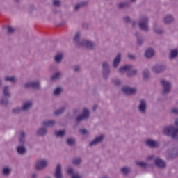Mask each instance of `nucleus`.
<instances>
[{
  "instance_id": "obj_18",
  "label": "nucleus",
  "mask_w": 178,
  "mask_h": 178,
  "mask_svg": "<svg viewBox=\"0 0 178 178\" xmlns=\"http://www.w3.org/2000/svg\"><path fill=\"white\" fill-rule=\"evenodd\" d=\"M19 144L22 145H26V132L21 131L19 134Z\"/></svg>"
},
{
  "instance_id": "obj_29",
  "label": "nucleus",
  "mask_w": 178,
  "mask_h": 178,
  "mask_svg": "<svg viewBox=\"0 0 178 178\" xmlns=\"http://www.w3.org/2000/svg\"><path fill=\"white\" fill-rule=\"evenodd\" d=\"M67 144L70 147L76 145V139L73 138H69L67 139Z\"/></svg>"
},
{
  "instance_id": "obj_47",
  "label": "nucleus",
  "mask_w": 178,
  "mask_h": 178,
  "mask_svg": "<svg viewBox=\"0 0 178 178\" xmlns=\"http://www.w3.org/2000/svg\"><path fill=\"white\" fill-rule=\"evenodd\" d=\"M154 33H156V34H161V33H162V30L161 29H154Z\"/></svg>"
},
{
  "instance_id": "obj_21",
  "label": "nucleus",
  "mask_w": 178,
  "mask_h": 178,
  "mask_svg": "<svg viewBox=\"0 0 178 178\" xmlns=\"http://www.w3.org/2000/svg\"><path fill=\"white\" fill-rule=\"evenodd\" d=\"M175 20V18L172 15H167L164 17L163 22V23H165L166 24H169V23H172Z\"/></svg>"
},
{
  "instance_id": "obj_36",
  "label": "nucleus",
  "mask_w": 178,
  "mask_h": 178,
  "mask_svg": "<svg viewBox=\"0 0 178 178\" xmlns=\"http://www.w3.org/2000/svg\"><path fill=\"white\" fill-rule=\"evenodd\" d=\"M73 165H79L81 163V158H76L72 161Z\"/></svg>"
},
{
  "instance_id": "obj_23",
  "label": "nucleus",
  "mask_w": 178,
  "mask_h": 178,
  "mask_svg": "<svg viewBox=\"0 0 178 178\" xmlns=\"http://www.w3.org/2000/svg\"><path fill=\"white\" fill-rule=\"evenodd\" d=\"M120 59H122V55L118 54L113 63L114 67H118V66H119V63H120Z\"/></svg>"
},
{
  "instance_id": "obj_28",
  "label": "nucleus",
  "mask_w": 178,
  "mask_h": 178,
  "mask_svg": "<svg viewBox=\"0 0 178 178\" xmlns=\"http://www.w3.org/2000/svg\"><path fill=\"white\" fill-rule=\"evenodd\" d=\"M154 49H149L145 51V55L146 58H152V56H154Z\"/></svg>"
},
{
  "instance_id": "obj_31",
  "label": "nucleus",
  "mask_w": 178,
  "mask_h": 178,
  "mask_svg": "<svg viewBox=\"0 0 178 178\" xmlns=\"http://www.w3.org/2000/svg\"><path fill=\"white\" fill-rule=\"evenodd\" d=\"M54 59H55V61H56L57 63H60V61L62 60V59H63V54H62V53L58 54L57 55H56Z\"/></svg>"
},
{
  "instance_id": "obj_13",
  "label": "nucleus",
  "mask_w": 178,
  "mask_h": 178,
  "mask_svg": "<svg viewBox=\"0 0 178 178\" xmlns=\"http://www.w3.org/2000/svg\"><path fill=\"white\" fill-rule=\"evenodd\" d=\"M122 91L124 94H135V92H137V89L135 88H131L128 86H123Z\"/></svg>"
},
{
  "instance_id": "obj_22",
  "label": "nucleus",
  "mask_w": 178,
  "mask_h": 178,
  "mask_svg": "<svg viewBox=\"0 0 178 178\" xmlns=\"http://www.w3.org/2000/svg\"><path fill=\"white\" fill-rule=\"evenodd\" d=\"M11 172L12 168L9 167H4L1 171V174L3 175V176H5L6 177H8V176H9V175H10Z\"/></svg>"
},
{
  "instance_id": "obj_16",
  "label": "nucleus",
  "mask_w": 178,
  "mask_h": 178,
  "mask_svg": "<svg viewBox=\"0 0 178 178\" xmlns=\"http://www.w3.org/2000/svg\"><path fill=\"white\" fill-rule=\"evenodd\" d=\"M80 47H86L88 49H91L94 47V43L90 40H83L81 43H79Z\"/></svg>"
},
{
  "instance_id": "obj_12",
  "label": "nucleus",
  "mask_w": 178,
  "mask_h": 178,
  "mask_svg": "<svg viewBox=\"0 0 178 178\" xmlns=\"http://www.w3.org/2000/svg\"><path fill=\"white\" fill-rule=\"evenodd\" d=\"M16 151L19 155H25L27 153V149L25 145H22V143H19L17 146Z\"/></svg>"
},
{
  "instance_id": "obj_30",
  "label": "nucleus",
  "mask_w": 178,
  "mask_h": 178,
  "mask_svg": "<svg viewBox=\"0 0 178 178\" xmlns=\"http://www.w3.org/2000/svg\"><path fill=\"white\" fill-rule=\"evenodd\" d=\"M177 55H178V49H173L170 51V59H174V58H176V56H177Z\"/></svg>"
},
{
  "instance_id": "obj_2",
  "label": "nucleus",
  "mask_w": 178,
  "mask_h": 178,
  "mask_svg": "<svg viewBox=\"0 0 178 178\" xmlns=\"http://www.w3.org/2000/svg\"><path fill=\"white\" fill-rule=\"evenodd\" d=\"M47 166H48V161L46 159L38 160L35 164V168L38 171L44 170Z\"/></svg>"
},
{
  "instance_id": "obj_34",
  "label": "nucleus",
  "mask_w": 178,
  "mask_h": 178,
  "mask_svg": "<svg viewBox=\"0 0 178 178\" xmlns=\"http://www.w3.org/2000/svg\"><path fill=\"white\" fill-rule=\"evenodd\" d=\"M62 91H63V90L62 89V88L60 87H57L54 91V95H60V93L62 92Z\"/></svg>"
},
{
  "instance_id": "obj_46",
  "label": "nucleus",
  "mask_w": 178,
  "mask_h": 178,
  "mask_svg": "<svg viewBox=\"0 0 178 178\" xmlns=\"http://www.w3.org/2000/svg\"><path fill=\"white\" fill-rule=\"evenodd\" d=\"M137 74V70H134L131 74H128V76H134V74Z\"/></svg>"
},
{
  "instance_id": "obj_58",
  "label": "nucleus",
  "mask_w": 178,
  "mask_h": 178,
  "mask_svg": "<svg viewBox=\"0 0 178 178\" xmlns=\"http://www.w3.org/2000/svg\"><path fill=\"white\" fill-rule=\"evenodd\" d=\"M37 174H33L32 175V178H37Z\"/></svg>"
},
{
  "instance_id": "obj_25",
  "label": "nucleus",
  "mask_w": 178,
  "mask_h": 178,
  "mask_svg": "<svg viewBox=\"0 0 178 178\" xmlns=\"http://www.w3.org/2000/svg\"><path fill=\"white\" fill-rule=\"evenodd\" d=\"M54 134L57 137H60V138L65 137L66 136V131L65 130H60V131H56L54 132Z\"/></svg>"
},
{
  "instance_id": "obj_27",
  "label": "nucleus",
  "mask_w": 178,
  "mask_h": 178,
  "mask_svg": "<svg viewBox=\"0 0 178 178\" xmlns=\"http://www.w3.org/2000/svg\"><path fill=\"white\" fill-rule=\"evenodd\" d=\"M131 172V170L129 167H123L121 169V173L124 175V176H127Z\"/></svg>"
},
{
  "instance_id": "obj_37",
  "label": "nucleus",
  "mask_w": 178,
  "mask_h": 178,
  "mask_svg": "<svg viewBox=\"0 0 178 178\" xmlns=\"http://www.w3.org/2000/svg\"><path fill=\"white\" fill-rule=\"evenodd\" d=\"M80 37H81V33H80V32H77L75 34V36H74V38L75 42H79V40Z\"/></svg>"
},
{
  "instance_id": "obj_64",
  "label": "nucleus",
  "mask_w": 178,
  "mask_h": 178,
  "mask_svg": "<svg viewBox=\"0 0 178 178\" xmlns=\"http://www.w3.org/2000/svg\"><path fill=\"white\" fill-rule=\"evenodd\" d=\"M136 25V22H133V26H135Z\"/></svg>"
},
{
  "instance_id": "obj_57",
  "label": "nucleus",
  "mask_w": 178,
  "mask_h": 178,
  "mask_svg": "<svg viewBox=\"0 0 178 178\" xmlns=\"http://www.w3.org/2000/svg\"><path fill=\"white\" fill-rule=\"evenodd\" d=\"M83 112H90V110H88L87 108H84Z\"/></svg>"
},
{
  "instance_id": "obj_49",
  "label": "nucleus",
  "mask_w": 178,
  "mask_h": 178,
  "mask_svg": "<svg viewBox=\"0 0 178 178\" xmlns=\"http://www.w3.org/2000/svg\"><path fill=\"white\" fill-rule=\"evenodd\" d=\"M114 83L116 86H119V84H120V81L119 79H116L115 81H114Z\"/></svg>"
},
{
  "instance_id": "obj_60",
  "label": "nucleus",
  "mask_w": 178,
  "mask_h": 178,
  "mask_svg": "<svg viewBox=\"0 0 178 178\" xmlns=\"http://www.w3.org/2000/svg\"><path fill=\"white\" fill-rule=\"evenodd\" d=\"M74 70H75L76 72H77L78 70H80V67H76L74 68Z\"/></svg>"
},
{
  "instance_id": "obj_42",
  "label": "nucleus",
  "mask_w": 178,
  "mask_h": 178,
  "mask_svg": "<svg viewBox=\"0 0 178 178\" xmlns=\"http://www.w3.org/2000/svg\"><path fill=\"white\" fill-rule=\"evenodd\" d=\"M7 29L10 34H12V33H13V31H15V29H13L12 26H8L7 28Z\"/></svg>"
},
{
  "instance_id": "obj_26",
  "label": "nucleus",
  "mask_w": 178,
  "mask_h": 178,
  "mask_svg": "<svg viewBox=\"0 0 178 178\" xmlns=\"http://www.w3.org/2000/svg\"><path fill=\"white\" fill-rule=\"evenodd\" d=\"M103 73L104 74H106V73H109V64L106 62L103 63Z\"/></svg>"
},
{
  "instance_id": "obj_63",
  "label": "nucleus",
  "mask_w": 178,
  "mask_h": 178,
  "mask_svg": "<svg viewBox=\"0 0 178 178\" xmlns=\"http://www.w3.org/2000/svg\"><path fill=\"white\" fill-rule=\"evenodd\" d=\"M174 113H175V115H178V112H175Z\"/></svg>"
},
{
  "instance_id": "obj_5",
  "label": "nucleus",
  "mask_w": 178,
  "mask_h": 178,
  "mask_svg": "<svg viewBox=\"0 0 178 178\" xmlns=\"http://www.w3.org/2000/svg\"><path fill=\"white\" fill-rule=\"evenodd\" d=\"M105 138L104 135H100L99 136H97L93 140H92L89 143V147H95V145H98V144H101L102 141H104Z\"/></svg>"
},
{
  "instance_id": "obj_10",
  "label": "nucleus",
  "mask_w": 178,
  "mask_h": 178,
  "mask_svg": "<svg viewBox=\"0 0 178 178\" xmlns=\"http://www.w3.org/2000/svg\"><path fill=\"white\" fill-rule=\"evenodd\" d=\"M54 176V178H63V174H62V165L60 164L56 165Z\"/></svg>"
},
{
  "instance_id": "obj_53",
  "label": "nucleus",
  "mask_w": 178,
  "mask_h": 178,
  "mask_svg": "<svg viewBox=\"0 0 178 178\" xmlns=\"http://www.w3.org/2000/svg\"><path fill=\"white\" fill-rule=\"evenodd\" d=\"M152 159H154V155L147 156V161H152Z\"/></svg>"
},
{
  "instance_id": "obj_19",
  "label": "nucleus",
  "mask_w": 178,
  "mask_h": 178,
  "mask_svg": "<svg viewBox=\"0 0 178 178\" xmlns=\"http://www.w3.org/2000/svg\"><path fill=\"white\" fill-rule=\"evenodd\" d=\"M56 122L54 120H48V121H43L42 122V126L44 127H54L56 124Z\"/></svg>"
},
{
  "instance_id": "obj_7",
  "label": "nucleus",
  "mask_w": 178,
  "mask_h": 178,
  "mask_svg": "<svg viewBox=\"0 0 178 178\" xmlns=\"http://www.w3.org/2000/svg\"><path fill=\"white\" fill-rule=\"evenodd\" d=\"M146 147L149 148H158L159 147V142L158 140H154L152 139H148L145 142Z\"/></svg>"
},
{
  "instance_id": "obj_48",
  "label": "nucleus",
  "mask_w": 178,
  "mask_h": 178,
  "mask_svg": "<svg viewBox=\"0 0 178 178\" xmlns=\"http://www.w3.org/2000/svg\"><path fill=\"white\" fill-rule=\"evenodd\" d=\"M7 103H8V99H3L1 100V104H2L3 105H6Z\"/></svg>"
},
{
  "instance_id": "obj_3",
  "label": "nucleus",
  "mask_w": 178,
  "mask_h": 178,
  "mask_svg": "<svg viewBox=\"0 0 178 178\" xmlns=\"http://www.w3.org/2000/svg\"><path fill=\"white\" fill-rule=\"evenodd\" d=\"M33 107V101L28 100L26 101L23 104L22 107H17L13 112H21V111H29L31 108Z\"/></svg>"
},
{
  "instance_id": "obj_4",
  "label": "nucleus",
  "mask_w": 178,
  "mask_h": 178,
  "mask_svg": "<svg viewBox=\"0 0 178 178\" xmlns=\"http://www.w3.org/2000/svg\"><path fill=\"white\" fill-rule=\"evenodd\" d=\"M161 85L163 86V94H168L172 88V85L169 81L165 79L161 80Z\"/></svg>"
},
{
  "instance_id": "obj_61",
  "label": "nucleus",
  "mask_w": 178,
  "mask_h": 178,
  "mask_svg": "<svg viewBox=\"0 0 178 178\" xmlns=\"http://www.w3.org/2000/svg\"><path fill=\"white\" fill-rule=\"evenodd\" d=\"M175 126H178V120L175 121Z\"/></svg>"
},
{
  "instance_id": "obj_24",
  "label": "nucleus",
  "mask_w": 178,
  "mask_h": 178,
  "mask_svg": "<svg viewBox=\"0 0 178 178\" xmlns=\"http://www.w3.org/2000/svg\"><path fill=\"white\" fill-rule=\"evenodd\" d=\"M131 70V65H125L120 68L119 72L120 73H127Z\"/></svg>"
},
{
  "instance_id": "obj_43",
  "label": "nucleus",
  "mask_w": 178,
  "mask_h": 178,
  "mask_svg": "<svg viewBox=\"0 0 178 178\" xmlns=\"http://www.w3.org/2000/svg\"><path fill=\"white\" fill-rule=\"evenodd\" d=\"M54 5L55 6H59L60 5V1H59V0H54Z\"/></svg>"
},
{
  "instance_id": "obj_59",
  "label": "nucleus",
  "mask_w": 178,
  "mask_h": 178,
  "mask_svg": "<svg viewBox=\"0 0 178 178\" xmlns=\"http://www.w3.org/2000/svg\"><path fill=\"white\" fill-rule=\"evenodd\" d=\"M129 58H130L131 59H134V55H129Z\"/></svg>"
},
{
  "instance_id": "obj_45",
  "label": "nucleus",
  "mask_w": 178,
  "mask_h": 178,
  "mask_svg": "<svg viewBox=\"0 0 178 178\" xmlns=\"http://www.w3.org/2000/svg\"><path fill=\"white\" fill-rule=\"evenodd\" d=\"M67 173L68 175H73V173H74V170L72 168H68Z\"/></svg>"
},
{
  "instance_id": "obj_55",
  "label": "nucleus",
  "mask_w": 178,
  "mask_h": 178,
  "mask_svg": "<svg viewBox=\"0 0 178 178\" xmlns=\"http://www.w3.org/2000/svg\"><path fill=\"white\" fill-rule=\"evenodd\" d=\"M124 22H130V18L129 17H125L124 18Z\"/></svg>"
},
{
  "instance_id": "obj_51",
  "label": "nucleus",
  "mask_w": 178,
  "mask_h": 178,
  "mask_svg": "<svg viewBox=\"0 0 178 178\" xmlns=\"http://www.w3.org/2000/svg\"><path fill=\"white\" fill-rule=\"evenodd\" d=\"M138 44H143V38H138Z\"/></svg>"
},
{
  "instance_id": "obj_32",
  "label": "nucleus",
  "mask_w": 178,
  "mask_h": 178,
  "mask_svg": "<svg viewBox=\"0 0 178 178\" xmlns=\"http://www.w3.org/2000/svg\"><path fill=\"white\" fill-rule=\"evenodd\" d=\"M3 94L4 97H10V92H9V87L5 86L3 89Z\"/></svg>"
},
{
  "instance_id": "obj_50",
  "label": "nucleus",
  "mask_w": 178,
  "mask_h": 178,
  "mask_svg": "<svg viewBox=\"0 0 178 178\" xmlns=\"http://www.w3.org/2000/svg\"><path fill=\"white\" fill-rule=\"evenodd\" d=\"M62 115V112H55L54 116H60Z\"/></svg>"
},
{
  "instance_id": "obj_9",
  "label": "nucleus",
  "mask_w": 178,
  "mask_h": 178,
  "mask_svg": "<svg viewBox=\"0 0 178 178\" xmlns=\"http://www.w3.org/2000/svg\"><path fill=\"white\" fill-rule=\"evenodd\" d=\"M154 164L160 169H165V168H166V162L161 158H156L154 160Z\"/></svg>"
},
{
  "instance_id": "obj_20",
  "label": "nucleus",
  "mask_w": 178,
  "mask_h": 178,
  "mask_svg": "<svg viewBox=\"0 0 178 178\" xmlns=\"http://www.w3.org/2000/svg\"><path fill=\"white\" fill-rule=\"evenodd\" d=\"M147 108V101L145 99H140V105L138 106V109L140 112H145Z\"/></svg>"
},
{
  "instance_id": "obj_62",
  "label": "nucleus",
  "mask_w": 178,
  "mask_h": 178,
  "mask_svg": "<svg viewBox=\"0 0 178 178\" xmlns=\"http://www.w3.org/2000/svg\"><path fill=\"white\" fill-rule=\"evenodd\" d=\"M97 108V106H94L93 111H95V108Z\"/></svg>"
},
{
  "instance_id": "obj_40",
  "label": "nucleus",
  "mask_w": 178,
  "mask_h": 178,
  "mask_svg": "<svg viewBox=\"0 0 178 178\" xmlns=\"http://www.w3.org/2000/svg\"><path fill=\"white\" fill-rule=\"evenodd\" d=\"M118 6L120 8H127V6H129V3H121L118 4Z\"/></svg>"
},
{
  "instance_id": "obj_11",
  "label": "nucleus",
  "mask_w": 178,
  "mask_h": 178,
  "mask_svg": "<svg viewBox=\"0 0 178 178\" xmlns=\"http://www.w3.org/2000/svg\"><path fill=\"white\" fill-rule=\"evenodd\" d=\"M168 154L171 158H177L178 156V146L176 147H171L168 150Z\"/></svg>"
},
{
  "instance_id": "obj_54",
  "label": "nucleus",
  "mask_w": 178,
  "mask_h": 178,
  "mask_svg": "<svg viewBox=\"0 0 178 178\" xmlns=\"http://www.w3.org/2000/svg\"><path fill=\"white\" fill-rule=\"evenodd\" d=\"M172 112H178V107H174L172 109Z\"/></svg>"
},
{
  "instance_id": "obj_33",
  "label": "nucleus",
  "mask_w": 178,
  "mask_h": 178,
  "mask_svg": "<svg viewBox=\"0 0 178 178\" xmlns=\"http://www.w3.org/2000/svg\"><path fill=\"white\" fill-rule=\"evenodd\" d=\"M6 81H10L11 83H16L17 79L15 76H6L5 77Z\"/></svg>"
},
{
  "instance_id": "obj_38",
  "label": "nucleus",
  "mask_w": 178,
  "mask_h": 178,
  "mask_svg": "<svg viewBox=\"0 0 178 178\" xmlns=\"http://www.w3.org/2000/svg\"><path fill=\"white\" fill-rule=\"evenodd\" d=\"M59 77H60V72H57L51 77V80H58Z\"/></svg>"
},
{
  "instance_id": "obj_44",
  "label": "nucleus",
  "mask_w": 178,
  "mask_h": 178,
  "mask_svg": "<svg viewBox=\"0 0 178 178\" xmlns=\"http://www.w3.org/2000/svg\"><path fill=\"white\" fill-rule=\"evenodd\" d=\"M66 109H67V106H63L60 108V112H64V111H66Z\"/></svg>"
},
{
  "instance_id": "obj_8",
  "label": "nucleus",
  "mask_w": 178,
  "mask_h": 178,
  "mask_svg": "<svg viewBox=\"0 0 178 178\" xmlns=\"http://www.w3.org/2000/svg\"><path fill=\"white\" fill-rule=\"evenodd\" d=\"M90 118V112H83L76 117V123H81L83 120H87Z\"/></svg>"
},
{
  "instance_id": "obj_15",
  "label": "nucleus",
  "mask_w": 178,
  "mask_h": 178,
  "mask_svg": "<svg viewBox=\"0 0 178 178\" xmlns=\"http://www.w3.org/2000/svg\"><path fill=\"white\" fill-rule=\"evenodd\" d=\"M25 88H40V82H28L24 85Z\"/></svg>"
},
{
  "instance_id": "obj_39",
  "label": "nucleus",
  "mask_w": 178,
  "mask_h": 178,
  "mask_svg": "<svg viewBox=\"0 0 178 178\" xmlns=\"http://www.w3.org/2000/svg\"><path fill=\"white\" fill-rule=\"evenodd\" d=\"M136 165H138V166H140V168H145V166H147V163H145V162H136Z\"/></svg>"
},
{
  "instance_id": "obj_17",
  "label": "nucleus",
  "mask_w": 178,
  "mask_h": 178,
  "mask_svg": "<svg viewBox=\"0 0 178 178\" xmlns=\"http://www.w3.org/2000/svg\"><path fill=\"white\" fill-rule=\"evenodd\" d=\"M166 67L163 65H156L153 67L152 70L154 73H161L163 70H165Z\"/></svg>"
},
{
  "instance_id": "obj_1",
  "label": "nucleus",
  "mask_w": 178,
  "mask_h": 178,
  "mask_svg": "<svg viewBox=\"0 0 178 178\" xmlns=\"http://www.w3.org/2000/svg\"><path fill=\"white\" fill-rule=\"evenodd\" d=\"M163 133L165 136L176 139L177 137L178 128L175 129L173 126L165 127L163 129Z\"/></svg>"
},
{
  "instance_id": "obj_6",
  "label": "nucleus",
  "mask_w": 178,
  "mask_h": 178,
  "mask_svg": "<svg viewBox=\"0 0 178 178\" xmlns=\"http://www.w3.org/2000/svg\"><path fill=\"white\" fill-rule=\"evenodd\" d=\"M139 27L144 31H148V18L144 17L139 21Z\"/></svg>"
},
{
  "instance_id": "obj_56",
  "label": "nucleus",
  "mask_w": 178,
  "mask_h": 178,
  "mask_svg": "<svg viewBox=\"0 0 178 178\" xmlns=\"http://www.w3.org/2000/svg\"><path fill=\"white\" fill-rule=\"evenodd\" d=\"M80 8V4H77L76 6H75L74 9L75 10H77V9H79Z\"/></svg>"
},
{
  "instance_id": "obj_41",
  "label": "nucleus",
  "mask_w": 178,
  "mask_h": 178,
  "mask_svg": "<svg viewBox=\"0 0 178 178\" xmlns=\"http://www.w3.org/2000/svg\"><path fill=\"white\" fill-rule=\"evenodd\" d=\"M80 131L81 132V134H83V136H86V134H88V131L86 129H80Z\"/></svg>"
},
{
  "instance_id": "obj_35",
  "label": "nucleus",
  "mask_w": 178,
  "mask_h": 178,
  "mask_svg": "<svg viewBox=\"0 0 178 178\" xmlns=\"http://www.w3.org/2000/svg\"><path fill=\"white\" fill-rule=\"evenodd\" d=\"M143 79L144 80H148L149 79V71L148 70H145L143 72Z\"/></svg>"
},
{
  "instance_id": "obj_14",
  "label": "nucleus",
  "mask_w": 178,
  "mask_h": 178,
  "mask_svg": "<svg viewBox=\"0 0 178 178\" xmlns=\"http://www.w3.org/2000/svg\"><path fill=\"white\" fill-rule=\"evenodd\" d=\"M36 134L39 136V137H45L47 134H48V129L46 127H42L38 129Z\"/></svg>"
},
{
  "instance_id": "obj_52",
  "label": "nucleus",
  "mask_w": 178,
  "mask_h": 178,
  "mask_svg": "<svg viewBox=\"0 0 178 178\" xmlns=\"http://www.w3.org/2000/svg\"><path fill=\"white\" fill-rule=\"evenodd\" d=\"M72 178H81L79 175L76 174L72 176Z\"/></svg>"
}]
</instances>
